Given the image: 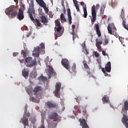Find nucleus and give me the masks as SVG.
Listing matches in <instances>:
<instances>
[{"mask_svg":"<svg viewBox=\"0 0 128 128\" xmlns=\"http://www.w3.org/2000/svg\"><path fill=\"white\" fill-rule=\"evenodd\" d=\"M32 56L36 58H38L40 56V52L41 54H44L46 53L44 51V44L43 43H41L40 46H38L34 48L32 52Z\"/></svg>","mask_w":128,"mask_h":128,"instance_id":"f257e3e1","label":"nucleus"},{"mask_svg":"<svg viewBox=\"0 0 128 128\" xmlns=\"http://www.w3.org/2000/svg\"><path fill=\"white\" fill-rule=\"evenodd\" d=\"M56 27L54 30L56 32V36H62L64 34V30L60 26V19H58L55 20Z\"/></svg>","mask_w":128,"mask_h":128,"instance_id":"f03ea898","label":"nucleus"},{"mask_svg":"<svg viewBox=\"0 0 128 128\" xmlns=\"http://www.w3.org/2000/svg\"><path fill=\"white\" fill-rule=\"evenodd\" d=\"M18 10L15 6H10L8 8V10L6 12V14L10 16L12 18H14L18 16Z\"/></svg>","mask_w":128,"mask_h":128,"instance_id":"7ed1b4c3","label":"nucleus"},{"mask_svg":"<svg viewBox=\"0 0 128 128\" xmlns=\"http://www.w3.org/2000/svg\"><path fill=\"white\" fill-rule=\"evenodd\" d=\"M25 62L27 64L26 66L28 68H32V66H36V60H32V58L31 57L26 58Z\"/></svg>","mask_w":128,"mask_h":128,"instance_id":"20e7f679","label":"nucleus"},{"mask_svg":"<svg viewBox=\"0 0 128 128\" xmlns=\"http://www.w3.org/2000/svg\"><path fill=\"white\" fill-rule=\"evenodd\" d=\"M61 64L62 66H64V68H66V70L70 72V61H68V59L62 58L61 61Z\"/></svg>","mask_w":128,"mask_h":128,"instance_id":"39448f33","label":"nucleus"},{"mask_svg":"<svg viewBox=\"0 0 128 128\" xmlns=\"http://www.w3.org/2000/svg\"><path fill=\"white\" fill-rule=\"evenodd\" d=\"M34 92V94L36 96L37 94H39L38 96H37V98H42V88L41 86H37L34 88L33 90Z\"/></svg>","mask_w":128,"mask_h":128,"instance_id":"423d86ee","label":"nucleus"},{"mask_svg":"<svg viewBox=\"0 0 128 128\" xmlns=\"http://www.w3.org/2000/svg\"><path fill=\"white\" fill-rule=\"evenodd\" d=\"M92 18H91L92 24H94V22L96 20V6L94 5L92 7Z\"/></svg>","mask_w":128,"mask_h":128,"instance_id":"0eeeda50","label":"nucleus"},{"mask_svg":"<svg viewBox=\"0 0 128 128\" xmlns=\"http://www.w3.org/2000/svg\"><path fill=\"white\" fill-rule=\"evenodd\" d=\"M36 2L40 6V8H43L44 10L46 12H48V8L46 7V4L42 0H36Z\"/></svg>","mask_w":128,"mask_h":128,"instance_id":"6e6552de","label":"nucleus"},{"mask_svg":"<svg viewBox=\"0 0 128 128\" xmlns=\"http://www.w3.org/2000/svg\"><path fill=\"white\" fill-rule=\"evenodd\" d=\"M47 74L48 76V78H50L52 76H56V72H54V70L51 66H50L48 70Z\"/></svg>","mask_w":128,"mask_h":128,"instance_id":"1a4fd4ad","label":"nucleus"},{"mask_svg":"<svg viewBox=\"0 0 128 128\" xmlns=\"http://www.w3.org/2000/svg\"><path fill=\"white\" fill-rule=\"evenodd\" d=\"M78 24H73L72 26V36L73 40L74 42V40L78 38V35L74 32L75 30H78Z\"/></svg>","mask_w":128,"mask_h":128,"instance_id":"9d476101","label":"nucleus"},{"mask_svg":"<svg viewBox=\"0 0 128 128\" xmlns=\"http://www.w3.org/2000/svg\"><path fill=\"white\" fill-rule=\"evenodd\" d=\"M62 87V84L60 82H57L56 85V92L55 96L56 98H60V88Z\"/></svg>","mask_w":128,"mask_h":128,"instance_id":"9b49d317","label":"nucleus"},{"mask_svg":"<svg viewBox=\"0 0 128 128\" xmlns=\"http://www.w3.org/2000/svg\"><path fill=\"white\" fill-rule=\"evenodd\" d=\"M50 120H54L57 118V120H60V116H58V114L56 112H52L48 116Z\"/></svg>","mask_w":128,"mask_h":128,"instance_id":"f8f14e48","label":"nucleus"},{"mask_svg":"<svg viewBox=\"0 0 128 128\" xmlns=\"http://www.w3.org/2000/svg\"><path fill=\"white\" fill-rule=\"evenodd\" d=\"M94 30L96 32V34L98 38L102 36V32H100V24H94Z\"/></svg>","mask_w":128,"mask_h":128,"instance_id":"ddd939ff","label":"nucleus"},{"mask_svg":"<svg viewBox=\"0 0 128 128\" xmlns=\"http://www.w3.org/2000/svg\"><path fill=\"white\" fill-rule=\"evenodd\" d=\"M17 18L19 20H22L24 18V10L22 8H20L18 10V12L17 14Z\"/></svg>","mask_w":128,"mask_h":128,"instance_id":"4468645a","label":"nucleus"},{"mask_svg":"<svg viewBox=\"0 0 128 128\" xmlns=\"http://www.w3.org/2000/svg\"><path fill=\"white\" fill-rule=\"evenodd\" d=\"M79 122H80V126L82 127V128H90L88 125V123H86V121L84 118L79 119Z\"/></svg>","mask_w":128,"mask_h":128,"instance_id":"2eb2a0df","label":"nucleus"},{"mask_svg":"<svg viewBox=\"0 0 128 128\" xmlns=\"http://www.w3.org/2000/svg\"><path fill=\"white\" fill-rule=\"evenodd\" d=\"M122 122L124 124L126 128H128V118L126 116V114H123V117L122 120Z\"/></svg>","mask_w":128,"mask_h":128,"instance_id":"dca6fc26","label":"nucleus"},{"mask_svg":"<svg viewBox=\"0 0 128 128\" xmlns=\"http://www.w3.org/2000/svg\"><path fill=\"white\" fill-rule=\"evenodd\" d=\"M22 124L24 125V126H28V118H26L24 115L23 116V118H22L20 120Z\"/></svg>","mask_w":128,"mask_h":128,"instance_id":"f3484780","label":"nucleus"},{"mask_svg":"<svg viewBox=\"0 0 128 128\" xmlns=\"http://www.w3.org/2000/svg\"><path fill=\"white\" fill-rule=\"evenodd\" d=\"M105 70L107 72H110V70H112V64L110 63V62H108L105 65Z\"/></svg>","mask_w":128,"mask_h":128,"instance_id":"a211bd4d","label":"nucleus"},{"mask_svg":"<svg viewBox=\"0 0 128 128\" xmlns=\"http://www.w3.org/2000/svg\"><path fill=\"white\" fill-rule=\"evenodd\" d=\"M28 12L29 14H34V2H32L30 4L29 10H28Z\"/></svg>","mask_w":128,"mask_h":128,"instance_id":"6ab92c4d","label":"nucleus"},{"mask_svg":"<svg viewBox=\"0 0 128 128\" xmlns=\"http://www.w3.org/2000/svg\"><path fill=\"white\" fill-rule=\"evenodd\" d=\"M47 106L48 108H56V104L52 102H47Z\"/></svg>","mask_w":128,"mask_h":128,"instance_id":"aec40b11","label":"nucleus"},{"mask_svg":"<svg viewBox=\"0 0 128 128\" xmlns=\"http://www.w3.org/2000/svg\"><path fill=\"white\" fill-rule=\"evenodd\" d=\"M41 22L42 24H44V26H47L48 22V20L46 18V17L44 16H42L40 18Z\"/></svg>","mask_w":128,"mask_h":128,"instance_id":"412c9836","label":"nucleus"},{"mask_svg":"<svg viewBox=\"0 0 128 128\" xmlns=\"http://www.w3.org/2000/svg\"><path fill=\"white\" fill-rule=\"evenodd\" d=\"M30 72L29 70H26V68H24L22 70V74L25 78H26L28 76V74Z\"/></svg>","mask_w":128,"mask_h":128,"instance_id":"4be33fe9","label":"nucleus"},{"mask_svg":"<svg viewBox=\"0 0 128 128\" xmlns=\"http://www.w3.org/2000/svg\"><path fill=\"white\" fill-rule=\"evenodd\" d=\"M68 12V24H72V13L70 12V9L68 8L67 10Z\"/></svg>","mask_w":128,"mask_h":128,"instance_id":"5701e85b","label":"nucleus"},{"mask_svg":"<svg viewBox=\"0 0 128 128\" xmlns=\"http://www.w3.org/2000/svg\"><path fill=\"white\" fill-rule=\"evenodd\" d=\"M102 100L103 102V104H104V102H108L110 98L108 96V95H104L102 98Z\"/></svg>","mask_w":128,"mask_h":128,"instance_id":"b1692460","label":"nucleus"},{"mask_svg":"<svg viewBox=\"0 0 128 128\" xmlns=\"http://www.w3.org/2000/svg\"><path fill=\"white\" fill-rule=\"evenodd\" d=\"M73 2L77 12H80V7L78 6V1L76 0H73Z\"/></svg>","mask_w":128,"mask_h":128,"instance_id":"393cba45","label":"nucleus"},{"mask_svg":"<svg viewBox=\"0 0 128 128\" xmlns=\"http://www.w3.org/2000/svg\"><path fill=\"white\" fill-rule=\"evenodd\" d=\"M83 10H84V16L85 18H86V16H88V11H86V6H84L83 8Z\"/></svg>","mask_w":128,"mask_h":128,"instance_id":"a878e982","label":"nucleus"},{"mask_svg":"<svg viewBox=\"0 0 128 128\" xmlns=\"http://www.w3.org/2000/svg\"><path fill=\"white\" fill-rule=\"evenodd\" d=\"M82 64H84V68L86 70H90V67H88V62L86 61V60H84L82 62Z\"/></svg>","mask_w":128,"mask_h":128,"instance_id":"bb28decb","label":"nucleus"},{"mask_svg":"<svg viewBox=\"0 0 128 128\" xmlns=\"http://www.w3.org/2000/svg\"><path fill=\"white\" fill-rule=\"evenodd\" d=\"M96 46L97 48H98L102 44V41H98V39H96Z\"/></svg>","mask_w":128,"mask_h":128,"instance_id":"cd10ccee","label":"nucleus"},{"mask_svg":"<svg viewBox=\"0 0 128 128\" xmlns=\"http://www.w3.org/2000/svg\"><path fill=\"white\" fill-rule=\"evenodd\" d=\"M124 110L127 112L128 110V102L126 100L124 102Z\"/></svg>","mask_w":128,"mask_h":128,"instance_id":"c85d7f7f","label":"nucleus"},{"mask_svg":"<svg viewBox=\"0 0 128 128\" xmlns=\"http://www.w3.org/2000/svg\"><path fill=\"white\" fill-rule=\"evenodd\" d=\"M60 18L61 20H62L63 22H66V17L64 16V14H61L60 16Z\"/></svg>","mask_w":128,"mask_h":128,"instance_id":"c756f323","label":"nucleus"},{"mask_svg":"<svg viewBox=\"0 0 128 128\" xmlns=\"http://www.w3.org/2000/svg\"><path fill=\"white\" fill-rule=\"evenodd\" d=\"M38 80H42V82H46V78L44 76H40L38 78Z\"/></svg>","mask_w":128,"mask_h":128,"instance_id":"7c9ffc66","label":"nucleus"},{"mask_svg":"<svg viewBox=\"0 0 128 128\" xmlns=\"http://www.w3.org/2000/svg\"><path fill=\"white\" fill-rule=\"evenodd\" d=\"M34 22L36 24L37 26H42V24H40V22L38 19H36L34 20Z\"/></svg>","mask_w":128,"mask_h":128,"instance_id":"2f4dec72","label":"nucleus"},{"mask_svg":"<svg viewBox=\"0 0 128 128\" xmlns=\"http://www.w3.org/2000/svg\"><path fill=\"white\" fill-rule=\"evenodd\" d=\"M34 14V13H29L30 18V20H32V22H34L36 20H34V16H32Z\"/></svg>","mask_w":128,"mask_h":128,"instance_id":"473e14b6","label":"nucleus"},{"mask_svg":"<svg viewBox=\"0 0 128 128\" xmlns=\"http://www.w3.org/2000/svg\"><path fill=\"white\" fill-rule=\"evenodd\" d=\"M30 122L34 124H36V119L35 117H32L30 118Z\"/></svg>","mask_w":128,"mask_h":128,"instance_id":"72a5a7b5","label":"nucleus"},{"mask_svg":"<svg viewBox=\"0 0 128 128\" xmlns=\"http://www.w3.org/2000/svg\"><path fill=\"white\" fill-rule=\"evenodd\" d=\"M48 16L49 18H54V13H52V12L50 11L48 12Z\"/></svg>","mask_w":128,"mask_h":128,"instance_id":"f704fd0d","label":"nucleus"},{"mask_svg":"<svg viewBox=\"0 0 128 128\" xmlns=\"http://www.w3.org/2000/svg\"><path fill=\"white\" fill-rule=\"evenodd\" d=\"M26 92L29 94H32V88H27L26 89Z\"/></svg>","mask_w":128,"mask_h":128,"instance_id":"c9c22d12","label":"nucleus"},{"mask_svg":"<svg viewBox=\"0 0 128 128\" xmlns=\"http://www.w3.org/2000/svg\"><path fill=\"white\" fill-rule=\"evenodd\" d=\"M21 54H22L24 58H26V52L24 50H22L21 52Z\"/></svg>","mask_w":128,"mask_h":128,"instance_id":"e433bc0d","label":"nucleus"},{"mask_svg":"<svg viewBox=\"0 0 128 128\" xmlns=\"http://www.w3.org/2000/svg\"><path fill=\"white\" fill-rule=\"evenodd\" d=\"M108 32L110 33V34H112V28H110V26H108Z\"/></svg>","mask_w":128,"mask_h":128,"instance_id":"4c0bfd02","label":"nucleus"},{"mask_svg":"<svg viewBox=\"0 0 128 128\" xmlns=\"http://www.w3.org/2000/svg\"><path fill=\"white\" fill-rule=\"evenodd\" d=\"M99 68L100 70H102V72L104 74H106V70H104V68H102V65L99 64Z\"/></svg>","mask_w":128,"mask_h":128,"instance_id":"58836bf2","label":"nucleus"},{"mask_svg":"<svg viewBox=\"0 0 128 128\" xmlns=\"http://www.w3.org/2000/svg\"><path fill=\"white\" fill-rule=\"evenodd\" d=\"M76 64H74L73 66L72 67V69L73 72H74V70H76Z\"/></svg>","mask_w":128,"mask_h":128,"instance_id":"ea45409f","label":"nucleus"},{"mask_svg":"<svg viewBox=\"0 0 128 128\" xmlns=\"http://www.w3.org/2000/svg\"><path fill=\"white\" fill-rule=\"evenodd\" d=\"M94 56L96 58H98L100 56V54L97 52H94Z\"/></svg>","mask_w":128,"mask_h":128,"instance_id":"a19ab883","label":"nucleus"},{"mask_svg":"<svg viewBox=\"0 0 128 128\" xmlns=\"http://www.w3.org/2000/svg\"><path fill=\"white\" fill-rule=\"evenodd\" d=\"M105 46H106L108 44V39H106L104 41Z\"/></svg>","mask_w":128,"mask_h":128,"instance_id":"79ce46f5","label":"nucleus"},{"mask_svg":"<svg viewBox=\"0 0 128 128\" xmlns=\"http://www.w3.org/2000/svg\"><path fill=\"white\" fill-rule=\"evenodd\" d=\"M102 54H103V56H108V54H106V51L104 50H102Z\"/></svg>","mask_w":128,"mask_h":128,"instance_id":"37998d69","label":"nucleus"},{"mask_svg":"<svg viewBox=\"0 0 128 128\" xmlns=\"http://www.w3.org/2000/svg\"><path fill=\"white\" fill-rule=\"evenodd\" d=\"M26 112H28V106H26L24 107V114H26Z\"/></svg>","mask_w":128,"mask_h":128,"instance_id":"c03bdc74","label":"nucleus"},{"mask_svg":"<svg viewBox=\"0 0 128 128\" xmlns=\"http://www.w3.org/2000/svg\"><path fill=\"white\" fill-rule=\"evenodd\" d=\"M58 122H56V120H53L52 122L51 123V124H56Z\"/></svg>","mask_w":128,"mask_h":128,"instance_id":"a18cd8bd","label":"nucleus"},{"mask_svg":"<svg viewBox=\"0 0 128 128\" xmlns=\"http://www.w3.org/2000/svg\"><path fill=\"white\" fill-rule=\"evenodd\" d=\"M62 6H64L62 12L63 14H66V8L64 7V5H62Z\"/></svg>","mask_w":128,"mask_h":128,"instance_id":"49530a36","label":"nucleus"},{"mask_svg":"<svg viewBox=\"0 0 128 128\" xmlns=\"http://www.w3.org/2000/svg\"><path fill=\"white\" fill-rule=\"evenodd\" d=\"M119 40L120 42L122 44V40H124V38L122 37H119Z\"/></svg>","mask_w":128,"mask_h":128,"instance_id":"de8ad7c7","label":"nucleus"},{"mask_svg":"<svg viewBox=\"0 0 128 128\" xmlns=\"http://www.w3.org/2000/svg\"><path fill=\"white\" fill-rule=\"evenodd\" d=\"M100 16H104V10H100Z\"/></svg>","mask_w":128,"mask_h":128,"instance_id":"09e8293b","label":"nucleus"},{"mask_svg":"<svg viewBox=\"0 0 128 128\" xmlns=\"http://www.w3.org/2000/svg\"><path fill=\"white\" fill-rule=\"evenodd\" d=\"M38 128H44V124L43 122L42 124Z\"/></svg>","mask_w":128,"mask_h":128,"instance_id":"8fccbe9b","label":"nucleus"},{"mask_svg":"<svg viewBox=\"0 0 128 128\" xmlns=\"http://www.w3.org/2000/svg\"><path fill=\"white\" fill-rule=\"evenodd\" d=\"M18 52H14L13 53V56H18Z\"/></svg>","mask_w":128,"mask_h":128,"instance_id":"3c124183","label":"nucleus"},{"mask_svg":"<svg viewBox=\"0 0 128 128\" xmlns=\"http://www.w3.org/2000/svg\"><path fill=\"white\" fill-rule=\"evenodd\" d=\"M26 116H27L28 118H30V112H28L26 114Z\"/></svg>","mask_w":128,"mask_h":128,"instance_id":"603ef678","label":"nucleus"},{"mask_svg":"<svg viewBox=\"0 0 128 128\" xmlns=\"http://www.w3.org/2000/svg\"><path fill=\"white\" fill-rule=\"evenodd\" d=\"M114 34V36H116V38H118V34Z\"/></svg>","mask_w":128,"mask_h":128,"instance_id":"864d4df0","label":"nucleus"},{"mask_svg":"<svg viewBox=\"0 0 128 128\" xmlns=\"http://www.w3.org/2000/svg\"><path fill=\"white\" fill-rule=\"evenodd\" d=\"M14 2H15L16 4H18V0H14Z\"/></svg>","mask_w":128,"mask_h":128,"instance_id":"5fc2aeb1","label":"nucleus"},{"mask_svg":"<svg viewBox=\"0 0 128 128\" xmlns=\"http://www.w3.org/2000/svg\"><path fill=\"white\" fill-rule=\"evenodd\" d=\"M88 74H90V71H88Z\"/></svg>","mask_w":128,"mask_h":128,"instance_id":"6e6d98bb","label":"nucleus"},{"mask_svg":"<svg viewBox=\"0 0 128 128\" xmlns=\"http://www.w3.org/2000/svg\"><path fill=\"white\" fill-rule=\"evenodd\" d=\"M96 8H98V6H100V4H96Z\"/></svg>","mask_w":128,"mask_h":128,"instance_id":"4d7b16f0","label":"nucleus"},{"mask_svg":"<svg viewBox=\"0 0 128 128\" xmlns=\"http://www.w3.org/2000/svg\"><path fill=\"white\" fill-rule=\"evenodd\" d=\"M50 2H52V4H53L54 1H53L52 0H50Z\"/></svg>","mask_w":128,"mask_h":128,"instance_id":"13d9d810","label":"nucleus"},{"mask_svg":"<svg viewBox=\"0 0 128 128\" xmlns=\"http://www.w3.org/2000/svg\"><path fill=\"white\" fill-rule=\"evenodd\" d=\"M28 36H30V34H27V38H28Z\"/></svg>","mask_w":128,"mask_h":128,"instance_id":"bf43d9fd","label":"nucleus"},{"mask_svg":"<svg viewBox=\"0 0 128 128\" xmlns=\"http://www.w3.org/2000/svg\"><path fill=\"white\" fill-rule=\"evenodd\" d=\"M112 4H113V2H112V4H112Z\"/></svg>","mask_w":128,"mask_h":128,"instance_id":"052dcab7","label":"nucleus"},{"mask_svg":"<svg viewBox=\"0 0 128 128\" xmlns=\"http://www.w3.org/2000/svg\"><path fill=\"white\" fill-rule=\"evenodd\" d=\"M86 98V100H88V98Z\"/></svg>","mask_w":128,"mask_h":128,"instance_id":"680f3d73","label":"nucleus"},{"mask_svg":"<svg viewBox=\"0 0 128 128\" xmlns=\"http://www.w3.org/2000/svg\"><path fill=\"white\" fill-rule=\"evenodd\" d=\"M24 128H26V126H24Z\"/></svg>","mask_w":128,"mask_h":128,"instance_id":"e2e57ef3","label":"nucleus"},{"mask_svg":"<svg viewBox=\"0 0 128 128\" xmlns=\"http://www.w3.org/2000/svg\"><path fill=\"white\" fill-rule=\"evenodd\" d=\"M107 74V75H108V74Z\"/></svg>","mask_w":128,"mask_h":128,"instance_id":"0e129e2a","label":"nucleus"}]
</instances>
